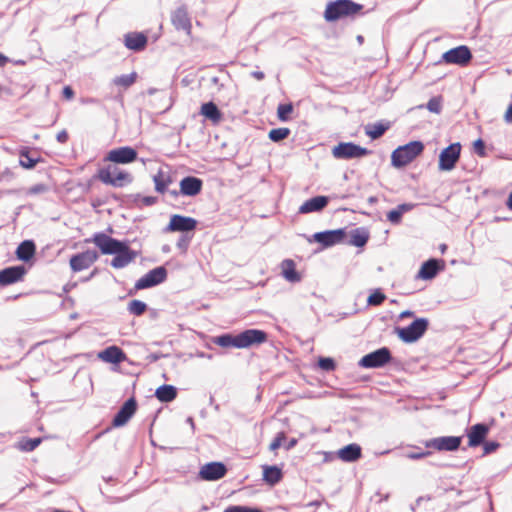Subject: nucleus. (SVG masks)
<instances>
[{"label": "nucleus", "instance_id": "f257e3e1", "mask_svg": "<svg viewBox=\"0 0 512 512\" xmlns=\"http://www.w3.org/2000/svg\"><path fill=\"white\" fill-rule=\"evenodd\" d=\"M84 242L95 244L104 255H114L111 266L115 269L128 266L137 257V252L132 250L127 242L119 241L103 232L95 233Z\"/></svg>", "mask_w": 512, "mask_h": 512}, {"label": "nucleus", "instance_id": "f03ea898", "mask_svg": "<svg viewBox=\"0 0 512 512\" xmlns=\"http://www.w3.org/2000/svg\"><path fill=\"white\" fill-rule=\"evenodd\" d=\"M363 5L352 0H335L327 3L324 19L327 22H336L342 18H354L362 14Z\"/></svg>", "mask_w": 512, "mask_h": 512}, {"label": "nucleus", "instance_id": "7ed1b4c3", "mask_svg": "<svg viewBox=\"0 0 512 512\" xmlns=\"http://www.w3.org/2000/svg\"><path fill=\"white\" fill-rule=\"evenodd\" d=\"M96 178L103 184L119 188L133 181V177L129 172L113 163L98 169Z\"/></svg>", "mask_w": 512, "mask_h": 512}, {"label": "nucleus", "instance_id": "20e7f679", "mask_svg": "<svg viewBox=\"0 0 512 512\" xmlns=\"http://www.w3.org/2000/svg\"><path fill=\"white\" fill-rule=\"evenodd\" d=\"M423 150L424 145L421 141H411L392 152L391 163L396 168L405 167L421 155Z\"/></svg>", "mask_w": 512, "mask_h": 512}, {"label": "nucleus", "instance_id": "39448f33", "mask_svg": "<svg viewBox=\"0 0 512 512\" xmlns=\"http://www.w3.org/2000/svg\"><path fill=\"white\" fill-rule=\"evenodd\" d=\"M370 154V151L364 147H361L353 142H340L332 149V155L336 159H355L362 158Z\"/></svg>", "mask_w": 512, "mask_h": 512}, {"label": "nucleus", "instance_id": "423d86ee", "mask_svg": "<svg viewBox=\"0 0 512 512\" xmlns=\"http://www.w3.org/2000/svg\"><path fill=\"white\" fill-rule=\"evenodd\" d=\"M462 146L459 142L452 143L444 148L438 160V169L440 171H451L455 168L460 159Z\"/></svg>", "mask_w": 512, "mask_h": 512}, {"label": "nucleus", "instance_id": "0eeeda50", "mask_svg": "<svg viewBox=\"0 0 512 512\" xmlns=\"http://www.w3.org/2000/svg\"><path fill=\"white\" fill-rule=\"evenodd\" d=\"M427 328L428 321L424 318H419L413 321L408 327L398 328L396 332L402 341L412 343L422 337Z\"/></svg>", "mask_w": 512, "mask_h": 512}, {"label": "nucleus", "instance_id": "6e6552de", "mask_svg": "<svg viewBox=\"0 0 512 512\" xmlns=\"http://www.w3.org/2000/svg\"><path fill=\"white\" fill-rule=\"evenodd\" d=\"M392 360V355L387 347H382L363 356L359 365L363 368H380Z\"/></svg>", "mask_w": 512, "mask_h": 512}, {"label": "nucleus", "instance_id": "1a4fd4ad", "mask_svg": "<svg viewBox=\"0 0 512 512\" xmlns=\"http://www.w3.org/2000/svg\"><path fill=\"white\" fill-rule=\"evenodd\" d=\"M138 157L137 151L130 146H122L110 150L105 158V162L113 164H130L136 161Z\"/></svg>", "mask_w": 512, "mask_h": 512}, {"label": "nucleus", "instance_id": "9d476101", "mask_svg": "<svg viewBox=\"0 0 512 512\" xmlns=\"http://www.w3.org/2000/svg\"><path fill=\"white\" fill-rule=\"evenodd\" d=\"M99 258L96 250L88 249L73 255L69 260L73 272H80L90 268Z\"/></svg>", "mask_w": 512, "mask_h": 512}, {"label": "nucleus", "instance_id": "9b49d317", "mask_svg": "<svg viewBox=\"0 0 512 512\" xmlns=\"http://www.w3.org/2000/svg\"><path fill=\"white\" fill-rule=\"evenodd\" d=\"M472 59L470 49L465 45L452 48L442 55V60L446 64H455L459 66H466Z\"/></svg>", "mask_w": 512, "mask_h": 512}, {"label": "nucleus", "instance_id": "f8f14e48", "mask_svg": "<svg viewBox=\"0 0 512 512\" xmlns=\"http://www.w3.org/2000/svg\"><path fill=\"white\" fill-rule=\"evenodd\" d=\"M166 277V269L162 266L156 267L138 279L134 287L136 290L150 288L164 282Z\"/></svg>", "mask_w": 512, "mask_h": 512}, {"label": "nucleus", "instance_id": "ddd939ff", "mask_svg": "<svg viewBox=\"0 0 512 512\" xmlns=\"http://www.w3.org/2000/svg\"><path fill=\"white\" fill-rule=\"evenodd\" d=\"M239 335V349L249 348L254 345H261L268 339L265 331L259 329H247Z\"/></svg>", "mask_w": 512, "mask_h": 512}, {"label": "nucleus", "instance_id": "4468645a", "mask_svg": "<svg viewBox=\"0 0 512 512\" xmlns=\"http://www.w3.org/2000/svg\"><path fill=\"white\" fill-rule=\"evenodd\" d=\"M461 441L462 438L458 436H442L426 441L425 447L437 451H455L460 447Z\"/></svg>", "mask_w": 512, "mask_h": 512}, {"label": "nucleus", "instance_id": "2eb2a0df", "mask_svg": "<svg viewBox=\"0 0 512 512\" xmlns=\"http://www.w3.org/2000/svg\"><path fill=\"white\" fill-rule=\"evenodd\" d=\"M196 226L197 221L194 218L175 214L171 216L166 230L169 232H188L193 231Z\"/></svg>", "mask_w": 512, "mask_h": 512}, {"label": "nucleus", "instance_id": "dca6fc26", "mask_svg": "<svg viewBox=\"0 0 512 512\" xmlns=\"http://www.w3.org/2000/svg\"><path fill=\"white\" fill-rule=\"evenodd\" d=\"M27 273L23 265L11 266L0 270V286H8L22 281Z\"/></svg>", "mask_w": 512, "mask_h": 512}, {"label": "nucleus", "instance_id": "f3484780", "mask_svg": "<svg viewBox=\"0 0 512 512\" xmlns=\"http://www.w3.org/2000/svg\"><path fill=\"white\" fill-rule=\"evenodd\" d=\"M227 473L226 466L221 462H211L203 465L199 471L201 479L216 481L223 478Z\"/></svg>", "mask_w": 512, "mask_h": 512}, {"label": "nucleus", "instance_id": "a211bd4d", "mask_svg": "<svg viewBox=\"0 0 512 512\" xmlns=\"http://www.w3.org/2000/svg\"><path fill=\"white\" fill-rule=\"evenodd\" d=\"M315 240L324 247H330L335 244L344 242L346 238L345 229H336L330 231L319 232L314 235Z\"/></svg>", "mask_w": 512, "mask_h": 512}, {"label": "nucleus", "instance_id": "6ab92c4d", "mask_svg": "<svg viewBox=\"0 0 512 512\" xmlns=\"http://www.w3.org/2000/svg\"><path fill=\"white\" fill-rule=\"evenodd\" d=\"M136 409L137 402L135 398L132 397L128 399L115 415L112 421V425L114 427H121L125 425L130 420V418L135 414Z\"/></svg>", "mask_w": 512, "mask_h": 512}, {"label": "nucleus", "instance_id": "aec40b11", "mask_svg": "<svg viewBox=\"0 0 512 512\" xmlns=\"http://www.w3.org/2000/svg\"><path fill=\"white\" fill-rule=\"evenodd\" d=\"M171 22L176 30H183L187 35H191L192 23L186 8L179 7L173 11Z\"/></svg>", "mask_w": 512, "mask_h": 512}, {"label": "nucleus", "instance_id": "412c9836", "mask_svg": "<svg viewBox=\"0 0 512 512\" xmlns=\"http://www.w3.org/2000/svg\"><path fill=\"white\" fill-rule=\"evenodd\" d=\"M180 193L185 196H196L198 195L203 187V181L200 178L194 176L184 177L180 183Z\"/></svg>", "mask_w": 512, "mask_h": 512}, {"label": "nucleus", "instance_id": "4be33fe9", "mask_svg": "<svg viewBox=\"0 0 512 512\" xmlns=\"http://www.w3.org/2000/svg\"><path fill=\"white\" fill-rule=\"evenodd\" d=\"M489 432V427L485 424H475L470 427L468 431V445L470 447H477L483 443L487 434Z\"/></svg>", "mask_w": 512, "mask_h": 512}, {"label": "nucleus", "instance_id": "5701e85b", "mask_svg": "<svg viewBox=\"0 0 512 512\" xmlns=\"http://www.w3.org/2000/svg\"><path fill=\"white\" fill-rule=\"evenodd\" d=\"M147 36L141 32H131L125 35V46L133 51H142L147 46Z\"/></svg>", "mask_w": 512, "mask_h": 512}, {"label": "nucleus", "instance_id": "b1692460", "mask_svg": "<svg viewBox=\"0 0 512 512\" xmlns=\"http://www.w3.org/2000/svg\"><path fill=\"white\" fill-rule=\"evenodd\" d=\"M328 197L316 196L305 201L299 208V213L308 214L312 212H319L323 210L328 204Z\"/></svg>", "mask_w": 512, "mask_h": 512}, {"label": "nucleus", "instance_id": "393cba45", "mask_svg": "<svg viewBox=\"0 0 512 512\" xmlns=\"http://www.w3.org/2000/svg\"><path fill=\"white\" fill-rule=\"evenodd\" d=\"M98 358L107 363L118 364L126 359V355L118 346H109L99 352Z\"/></svg>", "mask_w": 512, "mask_h": 512}, {"label": "nucleus", "instance_id": "a878e982", "mask_svg": "<svg viewBox=\"0 0 512 512\" xmlns=\"http://www.w3.org/2000/svg\"><path fill=\"white\" fill-rule=\"evenodd\" d=\"M281 275L289 282L295 283L301 280L300 273L296 270V264L292 259H284L281 264Z\"/></svg>", "mask_w": 512, "mask_h": 512}, {"label": "nucleus", "instance_id": "bb28decb", "mask_svg": "<svg viewBox=\"0 0 512 512\" xmlns=\"http://www.w3.org/2000/svg\"><path fill=\"white\" fill-rule=\"evenodd\" d=\"M153 182L155 185V190L160 194H165L170 184H172L173 178L168 171L160 169L153 176Z\"/></svg>", "mask_w": 512, "mask_h": 512}, {"label": "nucleus", "instance_id": "cd10ccee", "mask_svg": "<svg viewBox=\"0 0 512 512\" xmlns=\"http://www.w3.org/2000/svg\"><path fill=\"white\" fill-rule=\"evenodd\" d=\"M15 253L19 260L28 262L36 253V245L32 240H25L19 244Z\"/></svg>", "mask_w": 512, "mask_h": 512}, {"label": "nucleus", "instance_id": "c85d7f7f", "mask_svg": "<svg viewBox=\"0 0 512 512\" xmlns=\"http://www.w3.org/2000/svg\"><path fill=\"white\" fill-rule=\"evenodd\" d=\"M439 269V261L436 259H430L422 264L417 277L424 280L433 279L437 275Z\"/></svg>", "mask_w": 512, "mask_h": 512}, {"label": "nucleus", "instance_id": "c756f323", "mask_svg": "<svg viewBox=\"0 0 512 512\" xmlns=\"http://www.w3.org/2000/svg\"><path fill=\"white\" fill-rule=\"evenodd\" d=\"M338 457L345 462H354L361 457V447L358 444H349L338 451Z\"/></svg>", "mask_w": 512, "mask_h": 512}, {"label": "nucleus", "instance_id": "7c9ffc66", "mask_svg": "<svg viewBox=\"0 0 512 512\" xmlns=\"http://www.w3.org/2000/svg\"><path fill=\"white\" fill-rule=\"evenodd\" d=\"M370 237L366 228H356L350 232L348 244L355 247H363L366 245Z\"/></svg>", "mask_w": 512, "mask_h": 512}, {"label": "nucleus", "instance_id": "2f4dec72", "mask_svg": "<svg viewBox=\"0 0 512 512\" xmlns=\"http://www.w3.org/2000/svg\"><path fill=\"white\" fill-rule=\"evenodd\" d=\"M156 398L163 403L173 401L177 397V389L172 385H161L155 391Z\"/></svg>", "mask_w": 512, "mask_h": 512}, {"label": "nucleus", "instance_id": "473e14b6", "mask_svg": "<svg viewBox=\"0 0 512 512\" xmlns=\"http://www.w3.org/2000/svg\"><path fill=\"white\" fill-rule=\"evenodd\" d=\"M200 113L214 123H218L222 119V113L213 102L202 104Z\"/></svg>", "mask_w": 512, "mask_h": 512}, {"label": "nucleus", "instance_id": "72a5a7b5", "mask_svg": "<svg viewBox=\"0 0 512 512\" xmlns=\"http://www.w3.org/2000/svg\"><path fill=\"white\" fill-rule=\"evenodd\" d=\"M282 476V471L277 466H265L263 469V479L270 485L278 483Z\"/></svg>", "mask_w": 512, "mask_h": 512}, {"label": "nucleus", "instance_id": "f704fd0d", "mask_svg": "<svg viewBox=\"0 0 512 512\" xmlns=\"http://www.w3.org/2000/svg\"><path fill=\"white\" fill-rule=\"evenodd\" d=\"M214 344L223 347V348H229V347H235L239 349V335H232V334H223L220 336H217L213 340Z\"/></svg>", "mask_w": 512, "mask_h": 512}, {"label": "nucleus", "instance_id": "c9c22d12", "mask_svg": "<svg viewBox=\"0 0 512 512\" xmlns=\"http://www.w3.org/2000/svg\"><path fill=\"white\" fill-rule=\"evenodd\" d=\"M137 78L138 74L136 72H132L130 74L115 77L112 80V83L115 86L126 90L136 82Z\"/></svg>", "mask_w": 512, "mask_h": 512}, {"label": "nucleus", "instance_id": "e433bc0d", "mask_svg": "<svg viewBox=\"0 0 512 512\" xmlns=\"http://www.w3.org/2000/svg\"><path fill=\"white\" fill-rule=\"evenodd\" d=\"M389 127V123H376L366 126L365 133L371 139H378L389 129Z\"/></svg>", "mask_w": 512, "mask_h": 512}, {"label": "nucleus", "instance_id": "4c0bfd02", "mask_svg": "<svg viewBox=\"0 0 512 512\" xmlns=\"http://www.w3.org/2000/svg\"><path fill=\"white\" fill-rule=\"evenodd\" d=\"M412 208L410 204H401L396 209H393L387 213V220L392 224H399L402 219L404 212L409 211Z\"/></svg>", "mask_w": 512, "mask_h": 512}, {"label": "nucleus", "instance_id": "58836bf2", "mask_svg": "<svg viewBox=\"0 0 512 512\" xmlns=\"http://www.w3.org/2000/svg\"><path fill=\"white\" fill-rule=\"evenodd\" d=\"M20 155V165L26 169H32L36 166V164L40 161L39 157H32L28 148H23L19 152Z\"/></svg>", "mask_w": 512, "mask_h": 512}, {"label": "nucleus", "instance_id": "ea45409f", "mask_svg": "<svg viewBox=\"0 0 512 512\" xmlns=\"http://www.w3.org/2000/svg\"><path fill=\"white\" fill-rule=\"evenodd\" d=\"M42 442V438H22L18 444L17 447L21 451L30 452L36 449L40 443Z\"/></svg>", "mask_w": 512, "mask_h": 512}, {"label": "nucleus", "instance_id": "a19ab883", "mask_svg": "<svg viewBox=\"0 0 512 512\" xmlns=\"http://www.w3.org/2000/svg\"><path fill=\"white\" fill-rule=\"evenodd\" d=\"M128 311L135 316L143 315L147 310V305L140 300L134 299L128 303Z\"/></svg>", "mask_w": 512, "mask_h": 512}, {"label": "nucleus", "instance_id": "79ce46f5", "mask_svg": "<svg viewBox=\"0 0 512 512\" xmlns=\"http://www.w3.org/2000/svg\"><path fill=\"white\" fill-rule=\"evenodd\" d=\"M290 135V129L286 127L276 128L269 131V139L273 142H279Z\"/></svg>", "mask_w": 512, "mask_h": 512}, {"label": "nucleus", "instance_id": "37998d69", "mask_svg": "<svg viewBox=\"0 0 512 512\" xmlns=\"http://www.w3.org/2000/svg\"><path fill=\"white\" fill-rule=\"evenodd\" d=\"M293 112V105L291 103L288 104H280L277 108V116L280 121L286 122L290 119V115Z\"/></svg>", "mask_w": 512, "mask_h": 512}, {"label": "nucleus", "instance_id": "c03bdc74", "mask_svg": "<svg viewBox=\"0 0 512 512\" xmlns=\"http://www.w3.org/2000/svg\"><path fill=\"white\" fill-rule=\"evenodd\" d=\"M385 299L386 295L380 289H377L369 295L367 303L371 306H379L385 301Z\"/></svg>", "mask_w": 512, "mask_h": 512}, {"label": "nucleus", "instance_id": "a18cd8bd", "mask_svg": "<svg viewBox=\"0 0 512 512\" xmlns=\"http://www.w3.org/2000/svg\"><path fill=\"white\" fill-rule=\"evenodd\" d=\"M318 367L324 371H334L336 369L335 361L330 357H320Z\"/></svg>", "mask_w": 512, "mask_h": 512}, {"label": "nucleus", "instance_id": "49530a36", "mask_svg": "<svg viewBox=\"0 0 512 512\" xmlns=\"http://www.w3.org/2000/svg\"><path fill=\"white\" fill-rule=\"evenodd\" d=\"M286 440L285 432H279L269 445L271 451H276Z\"/></svg>", "mask_w": 512, "mask_h": 512}, {"label": "nucleus", "instance_id": "de8ad7c7", "mask_svg": "<svg viewBox=\"0 0 512 512\" xmlns=\"http://www.w3.org/2000/svg\"><path fill=\"white\" fill-rule=\"evenodd\" d=\"M224 512H263L258 508H250L247 506H230L224 510Z\"/></svg>", "mask_w": 512, "mask_h": 512}, {"label": "nucleus", "instance_id": "09e8293b", "mask_svg": "<svg viewBox=\"0 0 512 512\" xmlns=\"http://www.w3.org/2000/svg\"><path fill=\"white\" fill-rule=\"evenodd\" d=\"M473 149L478 156H486L485 143L482 139H477L476 141H474Z\"/></svg>", "mask_w": 512, "mask_h": 512}, {"label": "nucleus", "instance_id": "8fccbe9b", "mask_svg": "<svg viewBox=\"0 0 512 512\" xmlns=\"http://www.w3.org/2000/svg\"><path fill=\"white\" fill-rule=\"evenodd\" d=\"M429 111L439 113L441 111V100L440 98H431L427 103Z\"/></svg>", "mask_w": 512, "mask_h": 512}, {"label": "nucleus", "instance_id": "3c124183", "mask_svg": "<svg viewBox=\"0 0 512 512\" xmlns=\"http://www.w3.org/2000/svg\"><path fill=\"white\" fill-rule=\"evenodd\" d=\"M138 201L143 206H152L157 203L158 199L154 196H143L138 198Z\"/></svg>", "mask_w": 512, "mask_h": 512}, {"label": "nucleus", "instance_id": "603ef678", "mask_svg": "<svg viewBox=\"0 0 512 512\" xmlns=\"http://www.w3.org/2000/svg\"><path fill=\"white\" fill-rule=\"evenodd\" d=\"M499 447V443L497 442H494V441H491V442H486L484 443V454H490L494 451H496Z\"/></svg>", "mask_w": 512, "mask_h": 512}, {"label": "nucleus", "instance_id": "864d4df0", "mask_svg": "<svg viewBox=\"0 0 512 512\" xmlns=\"http://www.w3.org/2000/svg\"><path fill=\"white\" fill-rule=\"evenodd\" d=\"M56 139L59 143H66L69 139L68 132L66 130H61L60 132L57 133Z\"/></svg>", "mask_w": 512, "mask_h": 512}, {"label": "nucleus", "instance_id": "5fc2aeb1", "mask_svg": "<svg viewBox=\"0 0 512 512\" xmlns=\"http://www.w3.org/2000/svg\"><path fill=\"white\" fill-rule=\"evenodd\" d=\"M63 97L67 100H71L74 97V91L70 86H65L62 91Z\"/></svg>", "mask_w": 512, "mask_h": 512}, {"label": "nucleus", "instance_id": "6e6d98bb", "mask_svg": "<svg viewBox=\"0 0 512 512\" xmlns=\"http://www.w3.org/2000/svg\"><path fill=\"white\" fill-rule=\"evenodd\" d=\"M504 120L507 123H512V103L509 104V106L504 114Z\"/></svg>", "mask_w": 512, "mask_h": 512}, {"label": "nucleus", "instance_id": "4d7b16f0", "mask_svg": "<svg viewBox=\"0 0 512 512\" xmlns=\"http://www.w3.org/2000/svg\"><path fill=\"white\" fill-rule=\"evenodd\" d=\"M430 455V452L429 451H426V452H420V453H413V454H410L409 457L411 459H421V458H424V457H427Z\"/></svg>", "mask_w": 512, "mask_h": 512}, {"label": "nucleus", "instance_id": "13d9d810", "mask_svg": "<svg viewBox=\"0 0 512 512\" xmlns=\"http://www.w3.org/2000/svg\"><path fill=\"white\" fill-rule=\"evenodd\" d=\"M252 76H253L254 78H256L257 80H263V79H264V77H265L264 73H263V72H261V71H254V72L252 73Z\"/></svg>", "mask_w": 512, "mask_h": 512}, {"label": "nucleus", "instance_id": "bf43d9fd", "mask_svg": "<svg viewBox=\"0 0 512 512\" xmlns=\"http://www.w3.org/2000/svg\"><path fill=\"white\" fill-rule=\"evenodd\" d=\"M9 59L0 52V67H4L8 63Z\"/></svg>", "mask_w": 512, "mask_h": 512}, {"label": "nucleus", "instance_id": "052dcab7", "mask_svg": "<svg viewBox=\"0 0 512 512\" xmlns=\"http://www.w3.org/2000/svg\"><path fill=\"white\" fill-rule=\"evenodd\" d=\"M297 444V440L295 438L291 439L290 442L288 443L286 449L287 450H290L291 448H293L295 445Z\"/></svg>", "mask_w": 512, "mask_h": 512}, {"label": "nucleus", "instance_id": "680f3d73", "mask_svg": "<svg viewBox=\"0 0 512 512\" xmlns=\"http://www.w3.org/2000/svg\"><path fill=\"white\" fill-rule=\"evenodd\" d=\"M506 205L508 209L512 210V192L509 194Z\"/></svg>", "mask_w": 512, "mask_h": 512}, {"label": "nucleus", "instance_id": "e2e57ef3", "mask_svg": "<svg viewBox=\"0 0 512 512\" xmlns=\"http://www.w3.org/2000/svg\"><path fill=\"white\" fill-rule=\"evenodd\" d=\"M412 315H413V313H412V312H410V311H405V312H402V313H401V317H402V318H403V317H411Z\"/></svg>", "mask_w": 512, "mask_h": 512}, {"label": "nucleus", "instance_id": "0e129e2a", "mask_svg": "<svg viewBox=\"0 0 512 512\" xmlns=\"http://www.w3.org/2000/svg\"><path fill=\"white\" fill-rule=\"evenodd\" d=\"M171 194L174 195V196H177L178 192L177 191H172Z\"/></svg>", "mask_w": 512, "mask_h": 512}]
</instances>
